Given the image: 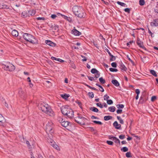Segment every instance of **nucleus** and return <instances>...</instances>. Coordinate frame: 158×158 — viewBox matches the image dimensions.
I'll use <instances>...</instances> for the list:
<instances>
[{"mask_svg":"<svg viewBox=\"0 0 158 158\" xmlns=\"http://www.w3.org/2000/svg\"><path fill=\"white\" fill-rule=\"evenodd\" d=\"M99 80L100 82L102 84H104L105 83V81L103 79L102 77L100 78L99 79Z\"/></svg>","mask_w":158,"mask_h":158,"instance_id":"nucleus-32","label":"nucleus"},{"mask_svg":"<svg viewBox=\"0 0 158 158\" xmlns=\"http://www.w3.org/2000/svg\"><path fill=\"white\" fill-rule=\"evenodd\" d=\"M136 43L137 45L141 48H143L146 50V49L143 45V43L140 40L139 38H138L136 40Z\"/></svg>","mask_w":158,"mask_h":158,"instance_id":"nucleus-8","label":"nucleus"},{"mask_svg":"<svg viewBox=\"0 0 158 158\" xmlns=\"http://www.w3.org/2000/svg\"><path fill=\"white\" fill-rule=\"evenodd\" d=\"M53 147L55 148L57 150H60V148L59 146L56 144V143H55L54 144V145L53 146Z\"/></svg>","mask_w":158,"mask_h":158,"instance_id":"nucleus-34","label":"nucleus"},{"mask_svg":"<svg viewBox=\"0 0 158 158\" xmlns=\"http://www.w3.org/2000/svg\"><path fill=\"white\" fill-rule=\"evenodd\" d=\"M61 96L64 99H67V98L69 97V95L66 94H61Z\"/></svg>","mask_w":158,"mask_h":158,"instance_id":"nucleus-26","label":"nucleus"},{"mask_svg":"<svg viewBox=\"0 0 158 158\" xmlns=\"http://www.w3.org/2000/svg\"><path fill=\"white\" fill-rule=\"evenodd\" d=\"M112 83L116 86L118 87L119 85V84L116 80H113L111 81Z\"/></svg>","mask_w":158,"mask_h":158,"instance_id":"nucleus-19","label":"nucleus"},{"mask_svg":"<svg viewBox=\"0 0 158 158\" xmlns=\"http://www.w3.org/2000/svg\"><path fill=\"white\" fill-rule=\"evenodd\" d=\"M2 68L5 70L10 72L13 71L15 69V66L10 63H7L2 65Z\"/></svg>","mask_w":158,"mask_h":158,"instance_id":"nucleus-6","label":"nucleus"},{"mask_svg":"<svg viewBox=\"0 0 158 158\" xmlns=\"http://www.w3.org/2000/svg\"><path fill=\"white\" fill-rule=\"evenodd\" d=\"M74 119L77 123L81 125H85V122L87 120V118L81 116H78L77 117H75Z\"/></svg>","mask_w":158,"mask_h":158,"instance_id":"nucleus-5","label":"nucleus"},{"mask_svg":"<svg viewBox=\"0 0 158 158\" xmlns=\"http://www.w3.org/2000/svg\"><path fill=\"white\" fill-rule=\"evenodd\" d=\"M51 17L52 19H55L56 17H57V15H56L53 14L51 15Z\"/></svg>","mask_w":158,"mask_h":158,"instance_id":"nucleus-61","label":"nucleus"},{"mask_svg":"<svg viewBox=\"0 0 158 158\" xmlns=\"http://www.w3.org/2000/svg\"><path fill=\"white\" fill-rule=\"evenodd\" d=\"M139 4L140 6H143L145 4V1L144 0H139Z\"/></svg>","mask_w":158,"mask_h":158,"instance_id":"nucleus-38","label":"nucleus"},{"mask_svg":"<svg viewBox=\"0 0 158 158\" xmlns=\"http://www.w3.org/2000/svg\"><path fill=\"white\" fill-rule=\"evenodd\" d=\"M122 110L121 109H118L116 111L117 113L118 114H121L122 113Z\"/></svg>","mask_w":158,"mask_h":158,"instance_id":"nucleus-57","label":"nucleus"},{"mask_svg":"<svg viewBox=\"0 0 158 158\" xmlns=\"http://www.w3.org/2000/svg\"><path fill=\"white\" fill-rule=\"evenodd\" d=\"M93 122L94 123H95L97 124H98L99 125H102V123L101 122L99 121H95V120H94V121H93Z\"/></svg>","mask_w":158,"mask_h":158,"instance_id":"nucleus-43","label":"nucleus"},{"mask_svg":"<svg viewBox=\"0 0 158 158\" xmlns=\"http://www.w3.org/2000/svg\"><path fill=\"white\" fill-rule=\"evenodd\" d=\"M36 19L38 20H43L44 21L45 20L44 18L43 17H37L36 18Z\"/></svg>","mask_w":158,"mask_h":158,"instance_id":"nucleus-42","label":"nucleus"},{"mask_svg":"<svg viewBox=\"0 0 158 158\" xmlns=\"http://www.w3.org/2000/svg\"><path fill=\"white\" fill-rule=\"evenodd\" d=\"M9 8V6L5 3L0 2V9H6Z\"/></svg>","mask_w":158,"mask_h":158,"instance_id":"nucleus-13","label":"nucleus"},{"mask_svg":"<svg viewBox=\"0 0 158 158\" xmlns=\"http://www.w3.org/2000/svg\"><path fill=\"white\" fill-rule=\"evenodd\" d=\"M116 106L118 108H123L124 107V105L123 104H118Z\"/></svg>","mask_w":158,"mask_h":158,"instance_id":"nucleus-39","label":"nucleus"},{"mask_svg":"<svg viewBox=\"0 0 158 158\" xmlns=\"http://www.w3.org/2000/svg\"><path fill=\"white\" fill-rule=\"evenodd\" d=\"M72 33L75 35L79 36L81 35V33L76 29H74L71 31Z\"/></svg>","mask_w":158,"mask_h":158,"instance_id":"nucleus-10","label":"nucleus"},{"mask_svg":"<svg viewBox=\"0 0 158 158\" xmlns=\"http://www.w3.org/2000/svg\"><path fill=\"white\" fill-rule=\"evenodd\" d=\"M156 99V97L155 96H153L152 97L151 100L152 102H154Z\"/></svg>","mask_w":158,"mask_h":158,"instance_id":"nucleus-49","label":"nucleus"},{"mask_svg":"<svg viewBox=\"0 0 158 158\" xmlns=\"http://www.w3.org/2000/svg\"><path fill=\"white\" fill-rule=\"evenodd\" d=\"M112 117L111 116L108 115L104 117V119L105 121H108L109 120L111 119Z\"/></svg>","mask_w":158,"mask_h":158,"instance_id":"nucleus-23","label":"nucleus"},{"mask_svg":"<svg viewBox=\"0 0 158 158\" xmlns=\"http://www.w3.org/2000/svg\"><path fill=\"white\" fill-rule=\"evenodd\" d=\"M5 122V119L2 115L0 114V125H2Z\"/></svg>","mask_w":158,"mask_h":158,"instance_id":"nucleus-18","label":"nucleus"},{"mask_svg":"<svg viewBox=\"0 0 158 158\" xmlns=\"http://www.w3.org/2000/svg\"><path fill=\"white\" fill-rule=\"evenodd\" d=\"M151 26L157 27L158 26V19H155L153 20V22L150 23Z\"/></svg>","mask_w":158,"mask_h":158,"instance_id":"nucleus-12","label":"nucleus"},{"mask_svg":"<svg viewBox=\"0 0 158 158\" xmlns=\"http://www.w3.org/2000/svg\"><path fill=\"white\" fill-rule=\"evenodd\" d=\"M110 61H114L115 60V57L113 56L111 54L110 56Z\"/></svg>","mask_w":158,"mask_h":158,"instance_id":"nucleus-35","label":"nucleus"},{"mask_svg":"<svg viewBox=\"0 0 158 158\" xmlns=\"http://www.w3.org/2000/svg\"><path fill=\"white\" fill-rule=\"evenodd\" d=\"M89 109L95 112H98V109L94 107H90Z\"/></svg>","mask_w":158,"mask_h":158,"instance_id":"nucleus-22","label":"nucleus"},{"mask_svg":"<svg viewBox=\"0 0 158 158\" xmlns=\"http://www.w3.org/2000/svg\"><path fill=\"white\" fill-rule=\"evenodd\" d=\"M86 86H87V87H88L89 88V89H94V90H96V91H98V90L96 89V88H94V87H91L90 86L87 85L86 83H83Z\"/></svg>","mask_w":158,"mask_h":158,"instance_id":"nucleus-29","label":"nucleus"},{"mask_svg":"<svg viewBox=\"0 0 158 158\" xmlns=\"http://www.w3.org/2000/svg\"><path fill=\"white\" fill-rule=\"evenodd\" d=\"M121 150L123 152H127L128 151V149L127 147H124L121 148Z\"/></svg>","mask_w":158,"mask_h":158,"instance_id":"nucleus-33","label":"nucleus"},{"mask_svg":"<svg viewBox=\"0 0 158 158\" xmlns=\"http://www.w3.org/2000/svg\"><path fill=\"white\" fill-rule=\"evenodd\" d=\"M119 138L121 139H123L125 138V136L123 135H121L119 136Z\"/></svg>","mask_w":158,"mask_h":158,"instance_id":"nucleus-47","label":"nucleus"},{"mask_svg":"<svg viewBox=\"0 0 158 158\" xmlns=\"http://www.w3.org/2000/svg\"><path fill=\"white\" fill-rule=\"evenodd\" d=\"M126 156L127 157L129 158L131 157V153L130 152H127L126 154Z\"/></svg>","mask_w":158,"mask_h":158,"instance_id":"nucleus-46","label":"nucleus"},{"mask_svg":"<svg viewBox=\"0 0 158 158\" xmlns=\"http://www.w3.org/2000/svg\"><path fill=\"white\" fill-rule=\"evenodd\" d=\"M28 16H33L34 15L35 13V10H28L27 11Z\"/></svg>","mask_w":158,"mask_h":158,"instance_id":"nucleus-17","label":"nucleus"},{"mask_svg":"<svg viewBox=\"0 0 158 158\" xmlns=\"http://www.w3.org/2000/svg\"><path fill=\"white\" fill-rule=\"evenodd\" d=\"M135 92L137 94V95H139L140 93V91L139 89H137L135 90Z\"/></svg>","mask_w":158,"mask_h":158,"instance_id":"nucleus-60","label":"nucleus"},{"mask_svg":"<svg viewBox=\"0 0 158 158\" xmlns=\"http://www.w3.org/2000/svg\"><path fill=\"white\" fill-rule=\"evenodd\" d=\"M21 141L22 142H23L24 143H26V144L27 145V148L30 149V151H31V149H32L31 146L30 145L29 142L28 141L26 140V139H25L23 137L21 139Z\"/></svg>","mask_w":158,"mask_h":158,"instance_id":"nucleus-9","label":"nucleus"},{"mask_svg":"<svg viewBox=\"0 0 158 158\" xmlns=\"http://www.w3.org/2000/svg\"><path fill=\"white\" fill-rule=\"evenodd\" d=\"M81 56L83 58V59H82V61H86L87 60V59L85 56L82 55H81Z\"/></svg>","mask_w":158,"mask_h":158,"instance_id":"nucleus-53","label":"nucleus"},{"mask_svg":"<svg viewBox=\"0 0 158 158\" xmlns=\"http://www.w3.org/2000/svg\"><path fill=\"white\" fill-rule=\"evenodd\" d=\"M23 33V37L25 40L33 44L37 43V41L34 36L28 33Z\"/></svg>","mask_w":158,"mask_h":158,"instance_id":"nucleus-4","label":"nucleus"},{"mask_svg":"<svg viewBox=\"0 0 158 158\" xmlns=\"http://www.w3.org/2000/svg\"><path fill=\"white\" fill-rule=\"evenodd\" d=\"M53 123L51 121H49L46 124V131L47 133L49 132L52 133L53 131L52 130Z\"/></svg>","mask_w":158,"mask_h":158,"instance_id":"nucleus-7","label":"nucleus"},{"mask_svg":"<svg viewBox=\"0 0 158 158\" xmlns=\"http://www.w3.org/2000/svg\"><path fill=\"white\" fill-rule=\"evenodd\" d=\"M72 10L74 14L78 17L83 18L85 17L86 14L81 7L74 6L73 7Z\"/></svg>","mask_w":158,"mask_h":158,"instance_id":"nucleus-1","label":"nucleus"},{"mask_svg":"<svg viewBox=\"0 0 158 158\" xmlns=\"http://www.w3.org/2000/svg\"><path fill=\"white\" fill-rule=\"evenodd\" d=\"M57 15H60L62 17H63V18H64V19L67 20L69 22H70L72 21L71 19L69 17H68L66 16H65L64 15H63L60 14L59 13H57Z\"/></svg>","mask_w":158,"mask_h":158,"instance_id":"nucleus-16","label":"nucleus"},{"mask_svg":"<svg viewBox=\"0 0 158 158\" xmlns=\"http://www.w3.org/2000/svg\"><path fill=\"white\" fill-rule=\"evenodd\" d=\"M30 155H31V158H35L34 156V155L32 153V152L31 151L30 152Z\"/></svg>","mask_w":158,"mask_h":158,"instance_id":"nucleus-63","label":"nucleus"},{"mask_svg":"<svg viewBox=\"0 0 158 158\" xmlns=\"http://www.w3.org/2000/svg\"><path fill=\"white\" fill-rule=\"evenodd\" d=\"M99 90L100 91H101L102 92H103L104 91V90L103 87H102V86H101L100 87Z\"/></svg>","mask_w":158,"mask_h":158,"instance_id":"nucleus-58","label":"nucleus"},{"mask_svg":"<svg viewBox=\"0 0 158 158\" xmlns=\"http://www.w3.org/2000/svg\"><path fill=\"white\" fill-rule=\"evenodd\" d=\"M112 72H117L118 70L116 69H114L112 68H110L109 69Z\"/></svg>","mask_w":158,"mask_h":158,"instance_id":"nucleus-41","label":"nucleus"},{"mask_svg":"<svg viewBox=\"0 0 158 158\" xmlns=\"http://www.w3.org/2000/svg\"><path fill=\"white\" fill-rule=\"evenodd\" d=\"M89 79L91 81H93L94 80V77H90V76H87Z\"/></svg>","mask_w":158,"mask_h":158,"instance_id":"nucleus-56","label":"nucleus"},{"mask_svg":"<svg viewBox=\"0 0 158 158\" xmlns=\"http://www.w3.org/2000/svg\"><path fill=\"white\" fill-rule=\"evenodd\" d=\"M11 34L13 36L16 37L18 35L19 33L16 30H14L12 31Z\"/></svg>","mask_w":158,"mask_h":158,"instance_id":"nucleus-20","label":"nucleus"},{"mask_svg":"<svg viewBox=\"0 0 158 158\" xmlns=\"http://www.w3.org/2000/svg\"><path fill=\"white\" fill-rule=\"evenodd\" d=\"M45 43L47 44L52 47H54L56 45L55 43L49 40H46L45 41Z\"/></svg>","mask_w":158,"mask_h":158,"instance_id":"nucleus-11","label":"nucleus"},{"mask_svg":"<svg viewBox=\"0 0 158 158\" xmlns=\"http://www.w3.org/2000/svg\"><path fill=\"white\" fill-rule=\"evenodd\" d=\"M61 111L63 114L66 115L69 118H72L74 116L73 110L69 108L62 106L61 108Z\"/></svg>","mask_w":158,"mask_h":158,"instance_id":"nucleus-3","label":"nucleus"},{"mask_svg":"<svg viewBox=\"0 0 158 158\" xmlns=\"http://www.w3.org/2000/svg\"><path fill=\"white\" fill-rule=\"evenodd\" d=\"M41 110L49 116L53 117L54 116V113L51 107L45 103H41L40 106Z\"/></svg>","mask_w":158,"mask_h":158,"instance_id":"nucleus-2","label":"nucleus"},{"mask_svg":"<svg viewBox=\"0 0 158 158\" xmlns=\"http://www.w3.org/2000/svg\"><path fill=\"white\" fill-rule=\"evenodd\" d=\"M109 110L111 112H114L115 110V108L114 106H112L110 107L109 109Z\"/></svg>","mask_w":158,"mask_h":158,"instance_id":"nucleus-27","label":"nucleus"},{"mask_svg":"<svg viewBox=\"0 0 158 158\" xmlns=\"http://www.w3.org/2000/svg\"><path fill=\"white\" fill-rule=\"evenodd\" d=\"M27 11H24L22 13V16L23 18H25L28 16Z\"/></svg>","mask_w":158,"mask_h":158,"instance_id":"nucleus-28","label":"nucleus"},{"mask_svg":"<svg viewBox=\"0 0 158 158\" xmlns=\"http://www.w3.org/2000/svg\"><path fill=\"white\" fill-rule=\"evenodd\" d=\"M124 10L126 12L129 13L130 10V9H129L128 8H126Z\"/></svg>","mask_w":158,"mask_h":158,"instance_id":"nucleus-59","label":"nucleus"},{"mask_svg":"<svg viewBox=\"0 0 158 158\" xmlns=\"http://www.w3.org/2000/svg\"><path fill=\"white\" fill-rule=\"evenodd\" d=\"M61 125L65 127H66L69 126L70 123L67 121H63L61 122Z\"/></svg>","mask_w":158,"mask_h":158,"instance_id":"nucleus-15","label":"nucleus"},{"mask_svg":"<svg viewBox=\"0 0 158 158\" xmlns=\"http://www.w3.org/2000/svg\"><path fill=\"white\" fill-rule=\"evenodd\" d=\"M117 3L118 5H120L122 6L125 7L127 6V5L124 3L122 2L119 1H118Z\"/></svg>","mask_w":158,"mask_h":158,"instance_id":"nucleus-24","label":"nucleus"},{"mask_svg":"<svg viewBox=\"0 0 158 158\" xmlns=\"http://www.w3.org/2000/svg\"><path fill=\"white\" fill-rule=\"evenodd\" d=\"M21 94L22 95H20V97H21V98H23V97H24L25 96L26 94L24 91H21Z\"/></svg>","mask_w":158,"mask_h":158,"instance_id":"nucleus-44","label":"nucleus"},{"mask_svg":"<svg viewBox=\"0 0 158 158\" xmlns=\"http://www.w3.org/2000/svg\"><path fill=\"white\" fill-rule=\"evenodd\" d=\"M48 142L50 143V144L52 147L55 143V142H54L53 140L52 139H50L48 140Z\"/></svg>","mask_w":158,"mask_h":158,"instance_id":"nucleus-30","label":"nucleus"},{"mask_svg":"<svg viewBox=\"0 0 158 158\" xmlns=\"http://www.w3.org/2000/svg\"><path fill=\"white\" fill-rule=\"evenodd\" d=\"M150 73L155 77H157V74L155 71L153 70H151L150 71Z\"/></svg>","mask_w":158,"mask_h":158,"instance_id":"nucleus-31","label":"nucleus"},{"mask_svg":"<svg viewBox=\"0 0 158 158\" xmlns=\"http://www.w3.org/2000/svg\"><path fill=\"white\" fill-rule=\"evenodd\" d=\"M113 141H114L115 143H118L120 145V141L118 138H117L116 137H115V138H114V139H113Z\"/></svg>","mask_w":158,"mask_h":158,"instance_id":"nucleus-25","label":"nucleus"},{"mask_svg":"<svg viewBox=\"0 0 158 158\" xmlns=\"http://www.w3.org/2000/svg\"><path fill=\"white\" fill-rule=\"evenodd\" d=\"M120 66V67L122 70L124 71H126V70L127 69L126 67L122 63H121Z\"/></svg>","mask_w":158,"mask_h":158,"instance_id":"nucleus-21","label":"nucleus"},{"mask_svg":"<svg viewBox=\"0 0 158 158\" xmlns=\"http://www.w3.org/2000/svg\"><path fill=\"white\" fill-rule=\"evenodd\" d=\"M96 74L95 75V77L96 78H98L100 76V73L99 71L97 73H96Z\"/></svg>","mask_w":158,"mask_h":158,"instance_id":"nucleus-50","label":"nucleus"},{"mask_svg":"<svg viewBox=\"0 0 158 158\" xmlns=\"http://www.w3.org/2000/svg\"><path fill=\"white\" fill-rule=\"evenodd\" d=\"M76 103L78 104V106L81 108L82 104L81 102L77 101H76Z\"/></svg>","mask_w":158,"mask_h":158,"instance_id":"nucleus-54","label":"nucleus"},{"mask_svg":"<svg viewBox=\"0 0 158 158\" xmlns=\"http://www.w3.org/2000/svg\"><path fill=\"white\" fill-rule=\"evenodd\" d=\"M113 125L116 129H119L121 128V125L118 124L117 121H115L113 123Z\"/></svg>","mask_w":158,"mask_h":158,"instance_id":"nucleus-14","label":"nucleus"},{"mask_svg":"<svg viewBox=\"0 0 158 158\" xmlns=\"http://www.w3.org/2000/svg\"><path fill=\"white\" fill-rule=\"evenodd\" d=\"M96 105L98 106L99 107L101 108H102L103 106L101 103H96Z\"/></svg>","mask_w":158,"mask_h":158,"instance_id":"nucleus-52","label":"nucleus"},{"mask_svg":"<svg viewBox=\"0 0 158 158\" xmlns=\"http://www.w3.org/2000/svg\"><path fill=\"white\" fill-rule=\"evenodd\" d=\"M51 59L52 60H57L58 61V59H59L60 58H56L52 56L51 57Z\"/></svg>","mask_w":158,"mask_h":158,"instance_id":"nucleus-64","label":"nucleus"},{"mask_svg":"<svg viewBox=\"0 0 158 158\" xmlns=\"http://www.w3.org/2000/svg\"><path fill=\"white\" fill-rule=\"evenodd\" d=\"M104 100H108V99H109L110 97L109 96L107 95V94H105L104 96Z\"/></svg>","mask_w":158,"mask_h":158,"instance_id":"nucleus-40","label":"nucleus"},{"mask_svg":"<svg viewBox=\"0 0 158 158\" xmlns=\"http://www.w3.org/2000/svg\"><path fill=\"white\" fill-rule=\"evenodd\" d=\"M106 143L109 145H112L113 144V143L111 141H107Z\"/></svg>","mask_w":158,"mask_h":158,"instance_id":"nucleus-48","label":"nucleus"},{"mask_svg":"<svg viewBox=\"0 0 158 158\" xmlns=\"http://www.w3.org/2000/svg\"><path fill=\"white\" fill-rule=\"evenodd\" d=\"M98 71L96 69L94 68L92 69L91 70V73L93 74H95Z\"/></svg>","mask_w":158,"mask_h":158,"instance_id":"nucleus-37","label":"nucleus"},{"mask_svg":"<svg viewBox=\"0 0 158 158\" xmlns=\"http://www.w3.org/2000/svg\"><path fill=\"white\" fill-rule=\"evenodd\" d=\"M88 95L89 96L92 98L94 97V94L93 92H89L88 94Z\"/></svg>","mask_w":158,"mask_h":158,"instance_id":"nucleus-36","label":"nucleus"},{"mask_svg":"<svg viewBox=\"0 0 158 158\" xmlns=\"http://www.w3.org/2000/svg\"><path fill=\"white\" fill-rule=\"evenodd\" d=\"M112 66L113 67L116 68L117 67V64L115 62H113L111 64Z\"/></svg>","mask_w":158,"mask_h":158,"instance_id":"nucleus-51","label":"nucleus"},{"mask_svg":"<svg viewBox=\"0 0 158 158\" xmlns=\"http://www.w3.org/2000/svg\"><path fill=\"white\" fill-rule=\"evenodd\" d=\"M107 103L109 105H111L113 104V102L111 100H108L107 101Z\"/></svg>","mask_w":158,"mask_h":158,"instance_id":"nucleus-45","label":"nucleus"},{"mask_svg":"<svg viewBox=\"0 0 158 158\" xmlns=\"http://www.w3.org/2000/svg\"><path fill=\"white\" fill-rule=\"evenodd\" d=\"M133 42V41H130L128 43H127V45L128 47H130V44H131Z\"/></svg>","mask_w":158,"mask_h":158,"instance_id":"nucleus-62","label":"nucleus"},{"mask_svg":"<svg viewBox=\"0 0 158 158\" xmlns=\"http://www.w3.org/2000/svg\"><path fill=\"white\" fill-rule=\"evenodd\" d=\"M71 67L73 69H75L76 68V67L75 65L73 63V62L71 63Z\"/></svg>","mask_w":158,"mask_h":158,"instance_id":"nucleus-55","label":"nucleus"}]
</instances>
